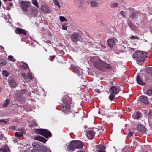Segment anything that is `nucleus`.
Returning <instances> with one entry per match:
<instances>
[{
    "mask_svg": "<svg viewBox=\"0 0 152 152\" xmlns=\"http://www.w3.org/2000/svg\"><path fill=\"white\" fill-rule=\"evenodd\" d=\"M90 61L97 69L100 70L104 71L106 69H110L111 68L110 65L102 61L99 57H92L90 59Z\"/></svg>",
    "mask_w": 152,
    "mask_h": 152,
    "instance_id": "1",
    "label": "nucleus"
},
{
    "mask_svg": "<svg viewBox=\"0 0 152 152\" xmlns=\"http://www.w3.org/2000/svg\"><path fill=\"white\" fill-rule=\"evenodd\" d=\"M148 56V54L147 52L140 51H137L133 55V58L140 62H143L145 58H147Z\"/></svg>",
    "mask_w": 152,
    "mask_h": 152,
    "instance_id": "2",
    "label": "nucleus"
},
{
    "mask_svg": "<svg viewBox=\"0 0 152 152\" xmlns=\"http://www.w3.org/2000/svg\"><path fill=\"white\" fill-rule=\"evenodd\" d=\"M31 3L29 1H23L21 4V6L23 10L26 12H28L29 10L27 9V8L30 5Z\"/></svg>",
    "mask_w": 152,
    "mask_h": 152,
    "instance_id": "3",
    "label": "nucleus"
},
{
    "mask_svg": "<svg viewBox=\"0 0 152 152\" xmlns=\"http://www.w3.org/2000/svg\"><path fill=\"white\" fill-rule=\"evenodd\" d=\"M63 104L62 106L63 109L62 110V111L64 113H66L70 108V106L67 101H63Z\"/></svg>",
    "mask_w": 152,
    "mask_h": 152,
    "instance_id": "4",
    "label": "nucleus"
},
{
    "mask_svg": "<svg viewBox=\"0 0 152 152\" xmlns=\"http://www.w3.org/2000/svg\"><path fill=\"white\" fill-rule=\"evenodd\" d=\"M41 10L43 13L47 14L50 13L51 11L50 8L46 5L41 6Z\"/></svg>",
    "mask_w": 152,
    "mask_h": 152,
    "instance_id": "5",
    "label": "nucleus"
},
{
    "mask_svg": "<svg viewBox=\"0 0 152 152\" xmlns=\"http://www.w3.org/2000/svg\"><path fill=\"white\" fill-rule=\"evenodd\" d=\"M80 37V35L78 33L74 32L71 36V39L74 42L78 41Z\"/></svg>",
    "mask_w": 152,
    "mask_h": 152,
    "instance_id": "6",
    "label": "nucleus"
},
{
    "mask_svg": "<svg viewBox=\"0 0 152 152\" xmlns=\"http://www.w3.org/2000/svg\"><path fill=\"white\" fill-rule=\"evenodd\" d=\"M142 75H138L136 78V80L137 83L141 86L144 85L145 83L143 82V80L142 78Z\"/></svg>",
    "mask_w": 152,
    "mask_h": 152,
    "instance_id": "7",
    "label": "nucleus"
},
{
    "mask_svg": "<svg viewBox=\"0 0 152 152\" xmlns=\"http://www.w3.org/2000/svg\"><path fill=\"white\" fill-rule=\"evenodd\" d=\"M73 141L76 149L81 148L83 147V144L81 141L78 140Z\"/></svg>",
    "mask_w": 152,
    "mask_h": 152,
    "instance_id": "8",
    "label": "nucleus"
},
{
    "mask_svg": "<svg viewBox=\"0 0 152 152\" xmlns=\"http://www.w3.org/2000/svg\"><path fill=\"white\" fill-rule=\"evenodd\" d=\"M116 39H110L107 41V43L108 46L110 48H112L115 45Z\"/></svg>",
    "mask_w": 152,
    "mask_h": 152,
    "instance_id": "9",
    "label": "nucleus"
},
{
    "mask_svg": "<svg viewBox=\"0 0 152 152\" xmlns=\"http://www.w3.org/2000/svg\"><path fill=\"white\" fill-rule=\"evenodd\" d=\"M19 132H16L15 133V136L16 137H22L23 134L25 133V130L21 128L19 130Z\"/></svg>",
    "mask_w": 152,
    "mask_h": 152,
    "instance_id": "10",
    "label": "nucleus"
},
{
    "mask_svg": "<svg viewBox=\"0 0 152 152\" xmlns=\"http://www.w3.org/2000/svg\"><path fill=\"white\" fill-rule=\"evenodd\" d=\"M139 100L141 102L145 104L148 103V98L145 96L142 95L140 96L139 97Z\"/></svg>",
    "mask_w": 152,
    "mask_h": 152,
    "instance_id": "11",
    "label": "nucleus"
},
{
    "mask_svg": "<svg viewBox=\"0 0 152 152\" xmlns=\"http://www.w3.org/2000/svg\"><path fill=\"white\" fill-rule=\"evenodd\" d=\"M74 144V142L73 140L71 141L69 143L68 146V149L69 151H73L76 149V147H75Z\"/></svg>",
    "mask_w": 152,
    "mask_h": 152,
    "instance_id": "12",
    "label": "nucleus"
},
{
    "mask_svg": "<svg viewBox=\"0 0 152 152\" xmlns=\"http://www.w3.org/2000/svg\"><path fill=\"white\" fill-rule=\"evenodd\" d=\"M42 135L44 136L45 138H47L51 137L52 136V134L50 131L44 129Z\"/></svg>",
    "mask_w": 152,
    "mask_h": 152,
    "instance_id": "13",
    "label": "nucleus"
},
{
    "mask_svg": "<svg viewBox=\"0 0 152 152\" xmlns=\"http://www.w3.org/2000/svg\"><path fill=\"white\" fill-rule=\"evenodd\" d=\"M8 82L9 84L11 87H15L16 86L17 84L15 81L12 77H10L9 78Z\"/></svg>",
    "mask_w": 152,
    "mask_h": 152,
    "instance_id": "14",
    "label": "nucleus"
},
{
    "mask_svg": "<svg viewBox=\"0 0 152 152\" xmlns=\"http://www.w3.org/2000/svg\"><path fill=\"white\" fill-rule=\"evenodd\" d=\"M95 132L92 130H89L87 132V136L90 139H93L95 135Z\"/></svg>",
    "mask_w": 152,
    "mask_h": 152,
    "instance_id": "15",
    "label": "nucleus"
},
{
    "mask_svg": "<svg viewBox=\"0 0 152 152\" xmlns=\"http://www.w3.org/2000/svg\"><path fill=\"white\" fill-rule=\"evenodd\" d=\"M109 92L111 94L115 95L118 93L117 88L115 86H113L110 87L109 90Z\"/></svg>",
    "mask_w": 152,
    "mask_h": 152,
    "instance_id": "16",
    "label": "nucleus"
},
{
    "mask_svg": "<svg viewBox=\"0 0 152 152\" xmlns=\"http://www.w3.org/2000/svg\"><path fill=\"white\" fill-rule=\"evenodd\" d=\"M15 32L17 34H22L24 35L27 34L25 30L19 28H17L15 30Z\"/></svg>",
    "mask_w": 152,
    "mask_h": 152,
    "instance_id": "17",
    "label": "nucleus"
},
{
    "mask_svg": "<svg viewBox=\"0 0 152 152\" xmlns=\"http://www.w3.org/2000/svg\"><path fill=\"white\" fill-rule=\"evenodd\" d=\"M34 139L35 140H38L44 142H45L47 141L46 139L40 136H35L34 137Z\"/></svg>",
    "mask_w": 152,
    "mask_h": 152,
    "instance_id": "18",
    "label": "nucleus"
},
{
    "mask_svg": "<svg viewBox=\"0 0 152 152\" xmlns=\"http://www.w3.org/2000/svg\"><path fill=\"white\" fill-rule=\"evenodd\" d=\"M47 148L46 147L43 146L42 148L38 150L33 149L31 150V152H46Z\"/></svg>",
    "mask_w": 152,
    "mask_h": 152,
    "instance_id": "19",
    "label": "nucleus"
},
{
    "mask_svg": "<svg viewBox=\"0 0 152 152\" xmlns=\"http://www.w3.org/2000/svg\"><path fill=\"white\" fill-rule=\"evenodd\" d=\"M9 147L6 145H4L0 149V152H9Z\"/></svg>",
    "mask_w": 152,
    "mask_h": 152,
    "instance_id": "20",
    "label": "nucleus"
},
{
    "mask_svg": "<svg viewBox=\"0 0 152 152\" xmlns=\"http://www.w3.org/2000/svg\"><path fill=\"white\" fill-rule=\"evenodd\" d=\"M137 129L138 131L141 132H144L145 130V128L141 125H137Z\"/></svg>",
    "mask_w": 152,
    "mask_h": 152,
    "instance_id": "21",
    "label": "nucleus"
},
{
    "mask_svg": "<svg viewBox=\"0 0 152 152\" xmlns=\"http://www.w3.org/2000/svg\"><path fill=\"white\" fill-rule=\"evenodd\" d=\"M31 14L34 16H36L38 13L37 10L34 7H31Z\"/></svg>",
    "mask_w": 152,
    "mask_h": 152,
    "instance_id": "22",
    "label": "nucleus"
},
{
    "mask_svg": "<svg viewBox=\"0 0 152 152\" xmlns=\"http://www.w3.org/2000/svg\"><path fill=\"white\" fill-rule=\"evenodd\" d=\"M91 5L92 7H99V4L96 1H91Z\"/></svg>",
    "mask_w": 152,
    "mask_h": 152,
    "instance_id": "23",
    "label": "nucleus"
},
{
    "mask_svg": "<svg viewBox=\"0 0 152 152\" xmlns=\"http://www.w3.org/2000/svg\"><path fill=\"white\" fill-rule=\"evenodd\" d=\"M110 7L112 8H115L118 7V4L116 2H111L110 4Z\"/></svg>",
    "mask_w": 152,
    "mask_h": 152,
    "instance_id": "24",
    "label": "nucleus"
},
{
    "mask_svg": "<svg viewBox=\"0 0 152 152\" xmlns=\"http://www.w3.org/2000/svg\"><path fill=\"white\" fill-rule=\"evenodd\" d=\"M140 113L139 112H137L136 113H134L133 115V118L134 119H138L140 117Z\"/></svg>",
    "mask_w": 152,
    "mask_h": 152,
    "instance_id": "25",
    "label": "nucleus"
},
{
    "mask_svg": "<svg viewBox=\"0 0 152 152\" xmlns=\"http://www.w3.org/2000/svg\"><path fill=\"white\" fill-rule=\"evenodd\" d=\"M44 129H35V132L39 134L42 135L43 134Z\"/></svg>",
    "mask_w": 152,
    "mask_h": 152,
    "instance_id": "26",
    "label": "nucleus"
},
{
    "mask_svg": "<svg viewBox=\"0 0 152 152\" xmlns=\"http://www.w3.org/2000/svg\"><path fill=\"white\" fill-rule=\"evenodd\" d=\"M7 64V62L6 60L3 59H0V68L3 66Z\"/></svg>",
    "mask_w": 152,
    "mask_h": 152,
    "instance_id": "27",
    "label": "nucleus"
},
{
    "mask_svg": "<svg viewBox=\"0 0 152 152\" xmlns=\"http://www.w3.org/2000/svg\"><path fill=\"white\" fill-rule=\"evenodd\" d=\"M10 103V101L9 100L7 99L4 102L2 106L4 107H6L7 105Z\"/></svg>",
    "mask_w": 152,
    "mask_h": 152,
    "instance_id": "28",
    "label": "nucleus"
},
{
    "mask_svg": "<svg viewBox=\"0 0 152 152\" xmlns=\"http://www.w3.org/2000/svg\"><path fill=\"white\" fill-rule=\"evenodd\" d=\"M33 147L35 148H38L39 146V145L36 142H34L32 144Z\"/></svg>",
    "mask_w": 152,
    "mask_h": 152,
    "instance_id": "29",
    "label": "nucleus"
},
{
    "mask_svg": "<svg viewBox=\"0 0 152 152\" xmlns=\"http://www.w3.org/2000/svg\"><path fill=\"white\" fill-rule=\"evenodd\" d=\"M128 25L129 27L131 28L132 30H135L137 28L135 26H134L131 23H129Z\"/></svg>",
    "mask_w": 152,
    "mask_h": 152,
    "instance_id": "30",
    "label": "nucleus"
},
{
    "mask_svg": "<svg viewBox=\"0 0 152 152\" xmlns=\"http://www.w3.org/2000/svg\"><path fill=\"white\" fill-rule=\"evenodd\" d=\"M55 4L59 8H60L61 6L60 5L59 3L57 0H54L53 1Z\"/></svg>",
    "mask_w": 152,
    "mask_h": 152,
    "instance_id": "31",
    "label": "nucleus"
},
{
    "mask_svg": "<svg viewBox=\"0 0 152 152\" xmlns=\"http://www.w3.org/2000/svg\"><path fill=\"white\" fill-rule=\"evenodd\" d=\"M115 95L114 94H111L109 96V99L111 101L113 100L115 97Z\"/></svg>",
    "mask_w": 152,
    "mask_h": 152,
    "instance_id": "32",
    "label": "nucleus"
},
{
    "mask_svg": "<svg viewBox=\"0 0 152 152\" xmlns=\"http://www.w3.org/2000/svg\"><path fill=\"white\" fill-rule=\"evenodd\" d=\"M8 60L10 61H11L12 62H15V60L13 58V57L12 55H10L8 56Z\"/></svg>",
    "mask_w": 152,
    "mask_h": 152,
    "instance_id": "33",
    "label": "nucleus"
},
{
    "mask_svg": "<svg viewBox=\"0 0 152 152\" xmlns=\"http://www.w3.org/2000/svg\"><path fill=\"white\" fill-rule=\"evenodd\" d=\"M32 3L33 4L35 5L37 8H39L38 3L37 0H32Z\"/></svg>",
    "mask_w": 152,
    "mask_h": 152,
    "instance_id": "34",
    "label": "nucleus"
},
{
    "mask_svg": "<svg viewBox=\"0 0 152 152\" xmlns=\"http://www.w3.org/2000/svg\"><path fill=\"white\" fill-rule=\"evenodd\" d=\"M137 15L136 13L134 12L131 15L130 17L132 19H133L136 18L137 17Z\"/></svg>",
    "mask_w": 152,
    "mask_h": 152,
    "instance_id": "35",
    "label": "nucleus"
},
{
    "mask_svg": "<svg viewBox=\"0 0 152 152\" xmlns=\"http://www.w3.org/2000/svg\"><path fill=\"white\" fill-rule=\"evenodd\" d=\"M59 18H60V21L61 22H63L64 21H67V20L66 19H65V18L63 16H60L59 17Z\"/></svg>",
    "mask_w": 152,
    "mask_h": 152,
    "instance_id": "36",
    "label": "nucleus"
},
{
    "mask_svg": "<svg viewBox=\"0 0 152 152\" xmlns=\"http://www.w3.org/2000/svg\"><path fill=\"white\" fill-rule=\"evenodd\" d=\"M147 94L148 96L152 95V88L147 91Z\"/></svg>",
    "mask_w": 152,
    "mask_h": 152,
    "instance_id": "37",
    "label": "nucleus"
},
{
    "mask_svg": "<svg viewBox=\"0 0 152 152\" xmlns=\"http://www.w3.org/2000/svg\"><path fill=\"white\" fill-rule=\"evenodd\" d=\"M148 73H151V75L152 77V68H149L146 69Z\"/></svg>",
    "mask_w": 152,
    "mask_h": 152,
    "instance_id": "38",
    "label": "nucleus"
},
{
    "mask_svg": "<svg viewBox=\"0 0 152 152\" xmlns=\"http://www.w3.org/2000/svg\"><path fill=\"white\" fill-rule=\"evenodd\" d=\"M28 78L29 79H32V76L31 74L30 73H28Z\"/></svg>",
    "mask_w": 152,
    "mask_h": 152,
    "instance_id": "39",
    "label": "nucleus"
},
{
    "mask_svg": "<svg viewBox=\"0 0 152 152\" xmlns=\"http://www.w3.org/2000/svg\"><path fill=\"white\" fill-rule=\"evenodd\" d=\"M3 74L6 77H7L8 76V73L6 71H4L3 72Z\"/></svg>",
    "mask_w": 152,
    "mask_h": 152,
    "instance_id": "40",
    "label": "nucleus"
},
{
    "mask_svg": "<svg viewBox=\"0 0 152 152\" xmlns=\"http://www.w3.org/2000/svg\"><path fill=\"white\" fill-rule=\"evenodd\" d=\"M22 76L25 79H26L27 78V76L26 74L25 73H22Z\"/></svg>",
    "mask_w": 152,
    "mask_h": 152,
    "instance_id": "41",
    "label": "nucleus"
},
{
    "mask_svg": "<svg viewBox=\"0 0 152 152\" xmlns=\"http://www.w3.org/2000/svg\"><path fill=\"white\" fill-rule=\"evenodd\" d=\"M62 28L64 30H66L67 28V26L66 24H63Z\"/></svg>",
    "mask_w": 152,
    "mask_h": 152,
    "instance_id": "42",
    "label": "nucleus"
},
{
    "mask_svg": "<svg viewBox=\"0 0 152 152\" xmlns=\"http://www.w3.org/2000/svg\"><path fill=\"white\" fill-rule=\"evenodd\" d=\"M120 13L125 18L126 17L125 13L124 12L121 11L120 12Z\"/></svg>",
    "mask_w": 152,
    "mask_h": 152,
    "instance_id": "43",
    "label": "nucleus"
},
{
    "mask_svg": "<svg viewBox=\"0 0 152 152\" xmlns=\"http://www.w3.org/2000/svg\"><path fill=\"white\" fill-rule=\"evenodd\" d=\"M33 123L35 125V126H38V124H37V122L36 120H33Z\"/></svg>",
    "mask_w": 152,
    "mask_h": 152,
    "instance_id": "44",
    "label": "nucleus"
},
{
    "mask_svg": "<svg viewBox=\"0 0 152 152\" xmlns=\"http://www.w3.org/2000/svg\"><path fill=\"white\" fill-rule=\"evenodd\" d=\"M26 65H23L22 66V68L25 69H27V67H28V65L27 64H26Z\"/></svg>",
    "mask_w": 152,
    "mask_h": 152,
    "instance_id": "45",
    "label": "nucleus"
},
{
    "mask_svg": "<svg viewBox=\"0 0 152 152\" xmlns=\"http://www.w3.org/2000/svg\"><path fill=\"white\" fill-rule=\"evenodd\" d=\"M131 39H138L139 37L137 36H132L131 37Z\"/></svg>",
    "mask_w": 152,
    "mask_h": 152,
    "instance_id": "46",
    "label": "nucleus"
},
{
    "mask_svg": "<svg viewBox=\"0 0 152 152\" xmlns=\"http://www.w3.org/2000/svg\"><path fill=\"white\" fill-rule=\"evenodd\" d=\"M128 134L129 136H132L133 134V133L131 131H130L129 132Z\"/></svg>",
    "mask_w": 152,
    "mask_h": 152,
    "instance_id": "47",
    "label": "nucleus"
},
{
    "mask_svg": "<svg viewBox=\"0 0 152 152\" xmlns=\"http://www.w3.org/2000/svg\"><path fill=\"white\" fill-rule=\"evenodd\" d=\"M1 122H3L5 123H7V121H5L4 119L0 120V123Z\"/></svg>",
    "mask_w": 152,
    "mask_h": 152,
    "instance_id": "48",
    "label": "nucleus"
},
{
    "mask_svg": "<svg viewBox=\"0 0 152 152\" xmlns=\"http://www.w3.org/2000/svg\"><path fill=\"white\" fill-rule=\"evenodd\" d=\"M55 57V56H52L51 57V61H53V59H54Z\"/></svg>",
    "mask_w": 152,
    "mask_h": 152,
    "instance_id": "49",
    "label": "nucleus"
},
{
    "mask_svg": "<svg viewBox=\"0 0 152 152\" xmlns=\"http://www.w3.org/2000/svg\"><path fill=\"white\" fill-rule=\"evenodd\" d=\"M3 138V135L2 134H0V140H2Z\"/></svg>",
    "mask_w": 152,
    "mask_h": 152,
    "instance_id": "50",
    "label": "nucleus"
},
{
    "mask_svg": "<svg viewBox=\"0 0 152 152\" xmlns=\"http://www.w3.org/2000/svg\"><path fill=\"white\" fill-rule=\"evenodd\" d=\"M101 46L104 49L102 50L103 51H104V50H105L106 48L105 46H104L103 45H102Z\"/></svg>",
    "mask_w": 152,
    "mask_h": 152,
    "instance_id": "51",
    "label": "nucleus"
},
{
    "mask_svg": "<svg viewBox=\"0 0 152 152\" xmlns=\"http://www.w3.org/2000/svg\"><path fill=\"white\" fill-rule=\"evenodd\" d=\"M95 91L98 93L100 92V91L99 89H96Z\"/></svg>",
    "mask_w": 152,
    "mask_h": 152,
    "instance_id": "52",
    "label": "nucleus"
},
{
    "mask_svg": "<svg viewBox=\"0 0 152 152\" xmlns=\"http://www.w3.org/2000/svg\"><path fill=\"white\" fill-rule=\"evenodd\" d=\"M75 71L77 73L79 72V70L77 68H76L75 69Z\"/></svg>",
    "mask_w": 152,
    "mask_h": 152,
    "instance_id": "53",
    "label": "nucleus"
},
{
    "mask_svg": "<svg viewBox=\"0 0 152 152\" xmlns=\"http://www.w3.org/2000/svg\"><path fill=\"white\" fill-rule=\"evenodd\" d=\"M98 152H105L102 150H100L98 151Z\"/></svg>",
    "mask_w": 152,
    "mask_h": 152,
    "instance_id": "54",
    "label": "nucleus"
},
{
    "mask_svg": "<svg viewBox=\"0 0 152 152\" xmlns=\"http://www.w3.org/2000/svg\"><path fill=\"white\" fill-rule=\"evenodd\" d=\"M9 4L10 5V7H12L13 6V4L12 3H9Z\"/></svg>",
    "mask_w": 152,
    "mask_h": 152,
    "instance_id": "55",
    "label": "nucleus"
},
{
    "mask_svg": "<svg viewBox=\"0 0 152 152\" xmlns=\"http://www.w3.org/2000/svg\"><path fill=\"white\" fill-rule=\"evenodd\" d=\"M16 128V127L15 126L12 127V129H15Z\"/></svg>",
    "mask_w": 152,
    "mask_h": 152,
    "instance_id": "56",
    "label": "nucleus"
},
{
    "mask_svg": "<svg viewBox=\"0 0 152 152\" xmlns=\"http://www.w3.org/2000/svg\"><path fill=\"white\" fill-rule=\"evenodd\" d=\"M104 127L103 126H102L101 127V129L103 131H104Z\"/></svg>",
    "mask_w": 152,
    "mask_h": 152,
    "instance_id": "57",
    "label": "nucleus"
},
{
    "mask_svg": "<svg viewBox=\"0 0 152 152\" xmlns=\"http://www.w3.org/2000/svg\"><path fill=\"white\" fill-rule=\"evenodd\" d=\"M100 146V145H96V147L97 148H99Z\"/></svg>",
    "mask_w": 152,
    "mask_h": 152,
    "instance_id": "58",
    "label": "nucleus"
},
{
    "mask_svg": "<svg viewBox=\"0 0 152 152\" xmlns=\"http://www.w3.org/2000/svg\"><path fill=\"white\" fill-rule=\"evenodd\" d=\"M1 50H2V49H4V48H3V47L2 46H1Z\"/></svg>",
    "mask_w": 152,
    "mask_h": 152,
    "instance_id": "59",
    "label": "nucleus"
},
{
    "mask_svg": "<svg viewBox=\"0 0 152 152\" xmlns=\"http://www.w3.org/2000/svg\"><path fill=\"white\" fill-rule=\"evenodd\" d=\"M26 91V89L24 90L23 91V92H25Z\"/></svg>",
    "mask_w": 152,
    "mask_h": 152,
    "instance_id": "60",
    "label": "nucleus"
},
{
    "mask_svg": "<svg viewBox=\"0 0 152 152\" xmlns=\"http://www.w3.org/2000/svg\"><path fill=\"white\" fill-rule=\"evenodd\" d=\"M1 88L0 87V92H1Z\"/></svg>",
    "mask_w": 152,
    "mask_h": 152,
    "instance_id": "61",
    "label": "nucleus"
},
{
    "mask_svg": "<svg viewBox=\"0 0 152 152\" xmlns=\"http://www.w3.org/2000/svg\"><path fill=\"white\" fill-rule=\"evenodd\" d=\"M24 152H29L28 151L26 150Z\"/></svg>",
    "mask_w": 152,
    "mask_h": 152,
    "instance_id": "62",
    "label": "nucleus"
},
{
    "mask_svg": "<svg viewBox=\"0 0 152 152\" xmlns=\"http://www.w3.org/2000/svg\"><path fill=\"white\" fill-rule=\"evenodd\" d=\"M98 113H99V114H100V111H99Z\"/></svg>",
    "mask_w": 152,
    "mask_h": 152,
    "instance_id": "63",
    "label": "nucleus"
},
{
    "mask_svg": "<svg viewBox=\"0 0 152 152\" xmlns=\"http://www.w3.org/2000/svg\"><path fill=\"white\" fill-rule=\"evenodd\" d=\"M80 152H84V151H80Z\"/></svg>",
    "mask_w": 152,
    "mask_h": 152,
    "instance_id": "64",
    "label": "nucleus"
}]
</instances>
